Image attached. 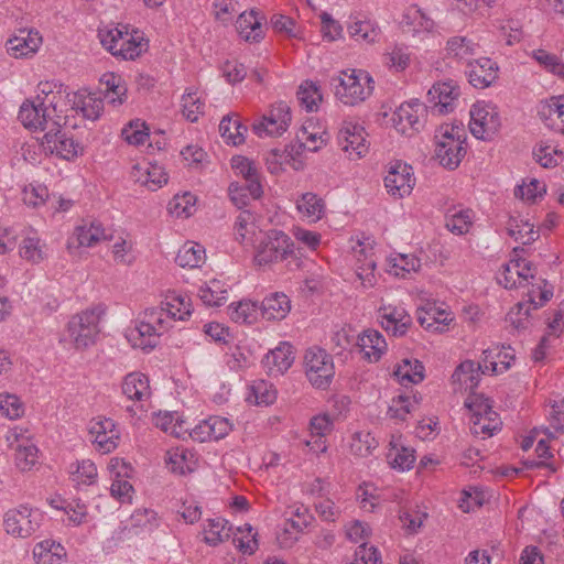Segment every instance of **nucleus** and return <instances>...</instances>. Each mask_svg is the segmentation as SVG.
I'll return each instance as SVG.
<instances>
[{
    "label": "nucleus",
    "instance_id": "f257e3e1",
    "mask_svg": "<svg viewBox=\"0 0 564 564\" xmlns=\"http://www.w3.org/2000/svg\"><path fill=\"white\" fill-rule=\"evenodd\" d=\"M171 326L172 323L166 311L161 307H152L143 312L127 337L133 347L143 350L153 349L159 343V337Z\"/></svg>",
    "mask_w": 564,
    "mask_h": 564
},
{
    "label": "nucleus",
    "instance_id": "f03ea898",
    "mask_svg": "<svg viewBox=\"0 0 564 564\" xmlns=\"http://www.w3.org/2000/svg\"><path fill=\"white\" fill-rule=\"evenodd\" d=\"M335 85V96L346 106H356L364 102L373 91V79L364 69L341 70Z\"/></svg>",
    "mask_w": 564,
    "mask_h": 564
},
{
    "label": "nucleus",
    "instance_id": "7ed1b4c3",
    "mask_svg": "<svg viewBox=\"0 0 564 564\" xmlns=\"http://www.w3.org/2000/svg\"><path fill=\"white\" fill-rule=\"evenodd\" d=\"M100 313L96 308L83 311L70 317L61 337V343L75 349L93 345L100 332Z\"/></svg>",
    "mask_w": 564,
    "mask_h": 564
},
{
    "label": "nucleus",
    "instance_id": "20e7f679",
    "mask_svg": "<svg viewBox=\"0 0 564 564\" xmlns=\"http://www.w3.org/2000/svg\"><path fill=\"white\" fill-rule=\"evenodd\" d=\"M44 521L43 512L28 505L8 510L3 516L6 532L18 539H28L36 533Z\"/></svg>",
    "mask_w": 564,
    "mask_h": 564
},
{
    "label": "nucleus",
    "instance_id": "39448f33",
    "mask_svg": "<svg viewBox=\"0 0 564 564\" xmlns=\"http://www.w3.org/2000/svg\"><path fill=\"white\" fill-rule=\"evenodd\" d=\"M19 119L28 129L50 132L56 127H62L64 118L57 113L54 107L42 105L37 100L24 101L19 110Z\"/></svg>",
    "mask_w": 564,
    "mask_h": 564
},
{
    "label": "nucleus",
    "instance_id": "423d86ee",
    "mask_svg": "<svg viewBox=\"0 0 564 564\" xmlns=\"http://www.w3.org/2000/svg\"><path fill=\"white\" fill-rule=\"evenodd\" d=\"M291 121L292 113L288 102L276 101L253 122L252 130L259 138H276L286 132Z\"/></svg>",
    "mask_w": 564,
    "mask_h": 564
},
{
    "label": "nucleus",
    "instance_id": "0eeeda50",
    "mask_svg": "<svg viewBox=\"0 0 564 564\" xmlns=\"http://www.w3.org/2000/svg\"><path fill=\"white\" fill-rule=\"evenodd\" d=\"M293 253L294 243L291 238L281 230H270L260 241L254 259L259 265H264L286 260Z\"/></svg>",
    "mask_w": 564,
    "mask_h": 564
},
{
    "label": "nucleus",
    "instance_id": "6e6552de",
    "mask_svg": "<svg viewBox=\"0 0 564 564\" xmlns=\"http://www.w3.org/2000/svg\"><path fill=\"white\" fill-rule=\"evenodd\" d=\"M499 127L500 118L495 106L477 102L471 107L469 129L474 137L481 140L491 139Z\"/></svg>",
    "mask_w": 564,
    "mask_h": 564
},
{
    "label": "nucleus",
    "instance_id": "1a4fd4ad",
    "mask_svg": "<svg viewBox=\"0 0 564 564\" xmlns=\"http://www.w3.org/2000/svg\"><path fill=\"white\" fill-rule=\"evenodd\" d=\"M89 435L96 449L101 454L113 452L120 441V431L113 420L98 416L89 422Z\"/></svg>",
    "mask_w": 564,
    "mask_h": 564
},
{
    "label": "nucleus",
    "instance_id": "9d476101",
    "mask_svg": "<svg viewBox=\"0 0 564 564\" xmlns=\"http://www.w3.org/2000/svg\"><path fill=\"white\" fill-rule=\"evenodd\" d=\"M111 238L109 230L99 220L86 219L75 227L68 240V248H94L98 243Z\"/></svg>",
    "mask_w": 564,
    "mask_h": 564
},
{
    "label": "nucleus",
    "instance_id": "9b49d317",
    "mask_svg": "<svg viewBox=\"0 0 564 564\" xmlns=\"http://www.w3.org/2000/svg\"><path fill=\"white\" fill-rule=\"evenodd\" d=\"M41 147L45 153L55 154L67 161L75 159L82 151L79 144L72 138H68L61 130V127L45 132L41 141Z\"/></svg>",
    "mask_w": 564,
    "mask_h": 564
},
{
    "label": "nucleus",
    "instance_id": "f8f14e48",
    "mask_svg": "<svg viewBox=\"0 0 564 564\" xmlns=\"http://www.w3.org/2000/svg\"><path fill=\"white\" fill-rule=\"evenodd\" d=\"M130 177L134 183L153 192L161 188L169 181V175L164 166L150 161H142L134 164L131 169Z\"/></svg>",
    "mask_w": 564,
    "mask_h": 564
},
{
    "label": "nucleus",
    "instance_id": "ddd939ff",
    "mask_svg": "<svg viewBox=\"0 0 564 564\" xmlns=\"http://www.w3.org/2000/svg\"><path fill=\"white\" fill-rule=\"evenodd\" d=\"M424 110V105L419 100L402 104L392 116L394 128L400 133L411 137L423 127L420 112Z\"/></svg>",
    "mask_w": 564,
    "mask_h": 564
},
{
    "label": "nucleus",
    "instance_id": "4468645a",
    "mask_svg": "<svg viewBox=\"0 0 564 564\" xmlns=\"http://www.w3.org/2000/svg\"><path fill=\"white\" fill-rule=\"evenodd\" d=\"M466 76L475 88H487L498 78V65L489 57L470 61L467 63Z\"/></svg>",
    "mask_w": 564,
    "mask_h": 564
},
{
    "label": "nucleus",
    "instance_id": "2eb2a0df",
    "mask_svg": "<svg viewBox=\"0 0 564 564\" xmlns=\"http://www.w3.org/2000/svg\"><path fill=\"white\" fill-rule=\"evenodd\" d=\"M413 185L412 166L400 161L390 165L384 177V186L390 194L403 197L411 192Z\"/></svg>",
    "mask_w": 564,
    "mask_h": 564
},
{
    "label": "nucleus",
    "instance_id": "dca6fc26",
    "mask_svg": "<svg viewBox=\"0 0 564 564\" xmlns=\"http://www.w3.org/2000/svg\"><path fill=\"white\" fill-rule=\"evenodd\" d=\"M110 478V495L121 503L130 502L132 499L133 487L126 479L129 467L119 458H112L108 465Z\"/></svg>",
    "mask_w": 564,
    "mask_h": 564
},
{
    "label": "nucleus",
    "instance_id": "f3484780",
    "mask_svg": "<svg viewBox=\"0 0 564 564\" xmlns=\"http://www.w3.org/2000/svg\"><path fill=\"white\" fill-rule=\"evenodd\" d=\"M348 404L345 395L333 394L327 399L325 409L319 412V440L330 434L335 423L344 419Z\"/></svg>",
    "mask_w": 564,
    "mask_h": 564
},
{
    "label": "nucleus",
    "instance_id": "a211bd4d",
    "mask_svg": "<svg viewBox=\"0 0 564 564\" xmlns=\"http://www.w3.org/2000/svg\"><path fill=\"white\" fill-rule=\"evenodd\" d=\"M337 140L343 151L347 152L349 156L355 155V158L359 159L368 152L365 129L361 126L346 123L339 130Z\"/></svg>",
    "mask_w": 564,
    "mask_h": 564
},
{
    "label": "nucleus",
    "instance_id": "6ab92c4d",
    "mask_svg": "<svg viewBox=\"0 0 564 564\" xmlns=\"http://www.w3.org/2000/svg\"><path fill=\"white\" fill-rule=\"evenodd\" d=\"M294 358L292 345L282 341L264 356L262 364L269 376L279 377L288 371Z\"/></svg>",
    "mask_w": 564,
    "mask_h": 564
},
{
    "label": "nucleus",
    "instance_id": "aec40b11",
    "mask_svg": "<svg viewBox=\"0 0 564 564\" xmlns=\"http://www.w3.org/2000/svg\"><path fill=\"white\" fill-rule=\"evenodd\" d=\"M538 115L547 128L564 134V95L541 101Z\"/></svg>",
    "mask_w": 564,
    "mask_h": 564
},
{
    "label": "nucleus",
    "instance_id": "412c9836",
    "mask_svg": "<svg viewBox=\"0 0 564 564\" xmlns=\"http://www.w3.org/2000/svg\"><path fill=\"white\" fill-rule=\"evenodd\" d=\"M464 140L448 138L440 140L436 144L435 156L440 164L448 170H455L459 166L463 158L466 155Z\"/></svg>",
    "mask_w": 564,
    "mask_h": 564
},
{
    "label": "nucleus",
    "instance_id": "4be33fe9",
    "mask_svg": "<svg viewBox=\"0 0 564 564\" xmlns=\"http://www.w3.org/2000/svg\"><path fill=\"white\" fill-rule=\"evenodd\" d=\"M10 446L15 445V465L19 469L30 470L37 462V447L26 437H20L15 431H10L7 435Z\"/></svg>",
    "mask_w": 564,
    "mask_h": 564
},
{
    "label": "nucleus",
    "instance_id": "5701e85b",
    "mask_svg": "<svg viewBox=\"0 0 564 564\" xmlns=\"http://www.w3.org/2000/svg\"><path fill=\"white\" fill-rule=\"evenodd\" d=\"M459 96V87L452 82L436 83L427 93L430 102H434V107L440 113H448L453 111V102Z\"/></svg>",
    "mask_w": 564,
    "mask_h": 564
},
{
    "label": "nucleus",
    "instance_id": "b1692460",
    "mask_svg": "<svg viewBox=\"0 0 564 564\" xmlns=\"http://www.w3.org/2000/svg\"><path fill=\"white\" fill-rule=\"evenodd\" d=\"M72 102L74 110L89 120H97L104 110L102 98L85 89L75 93Z\"/></svg>",
    "mask_w": 564,
    "mask_h": 564
},
{
    "label": "nucleus",
    "instance_id": "393cba45",
    "mask_svg": "<svg viewBox=\"0 0 564 564\" xmlns=\"http://www.w3.org/2000/svg\"><path fill=\"white\" fill-rule=\"evenodd\" d=\"M19 254L31 263H40L46 258V243L32 229L24 230L19 247Z\"/></svg>",
    "mask_w": 564,
    "mask_h": 564
},
{
    "label": "nucleus",
    "instance_id": "a878e982",
    "mask_svg": "<svg viewBox=\"0 0 564 564\" xmlns=\"http://www.w3.org/2000/svg\"><path fill=\"white\" fill-rule=\"evenodd\" d=\"M122 392L130 400L148 401L151 397L149 378L142 372L128 373L122 382Z\"/></svg>",
    "mask_w": 564,
    "mask_h": 564
},
{
    "label": "nucleus",
    "instance_id": "bb28decb",
    "mask_svg": "<svg viewBox=\"0 0 564 564\" xmlns=\"http://www.w3.org/2000/svg\"><path fill=\"white\" fill-rule=\"evenodd\" d=\"M159 518L152 509H138L127 520L123 530L127 535L150 532L159 527Z\"/></svg>",
    "mask_w": 564,
    "mask_h": 564
},
{
    "label": "nucleus",
    "instance_id": "cd10ccee",
    "mask_svg": "<svg viewBox=\"0 0 564 564\" xmlns=\"http://www.w3.org/2000/svg\"><path fill=\"white\" fill-rule=\"evenodd\" d=\"M358 248L354 247L355 257L357 259L356 274L365 286H372L375 284V269L376 261L372 258L370 249L364 247V242L358 240Z\"/></svg>",
    "mask_w": 564,
    "mask_h": 564
},
{
    "label": "nucleus",
    "instance_id": "c85d7f7f",
    "mask_svg": "<svg viewBox=\"0 0 564 564\" xmlns=\"http://www.w3.org/2000/svg\"><path fill=\"white\" fill-rule=\"evenodd\" d=\"M261 315L268 321H281L291 310V302L284 293H272L264 297L260 306Z\"/></svg>",
    "mask_w": 564,
    "mask_h": 564
},
{
    "label": "nucleus",
    "instance_id": "c756f323",
    "mask_svg": "<svg viewBox=\"0 0 564 564\" xmlns=\"http://www.w3.org/2000/svg\"><path fill=\"white\" fill-rule=\"evenodd\" d=\"M65 556L64 546L53 540H43L33 549V558L36 564H63Z\"/></svg>",
    "mask_w": 564,
    "mask_h": 564
},
{
    "label": "nucleus",
    "instance_id": "7c9ffc66",
    "mask_svg": "<svg viewBox=\"0 0 564 564\" xmlns=\"http://www.w3.org/2000/svg\"><path fill=\"white\" fill-rule=\"evenodd\" d=\"M160 307L170 315L171 323L173 321H184L192 314L189 297L177 292H170Z\"/></svg>",
    "mask_w": 564,
    "mask_h": 564
},
{
    "label": "nucleus",
    "instance_id": "2f4dec72",
    "mask_svg": "<svg viewBox=\"0 0 564 564\" xmlns=\"http://www.w3.org/2000/svg\"><path fill=\"white\" fill-rule=\"evenodd\" d=\"M202 533L208 545L216 546L230 538L231 527L221 517L209 518L204 521Z\"/></svg>",
    "mask_w": 564,
    "mask_h": 564
},
{
    "label": "nucleus",
    "instance_id": "473e14b6",
    "mask_svg": "<svg viewBox=\"0 0 564 564\" xmlns=\"http://www.w3.org/2000/svg\"><path fill=\"white\" fill-rule=\"evenodd\" d=\"M231 167L235 170L237 175H240L245 182L249 183V189L253 194L262 192L260 173L253 161L240 155L234 156L231 159Z\"/></svg>",
    "mask_w": 564,
    "mask_h": 564
},
{
    "label": "nucleus",
    "instance_id": "72a5a7b5",
    "mask_svg": "<svg viewBox=\"0 0 564 564\" xmlns=\"http://www.w3.org/2000/svg\"><path fill=\"white\" fill-rule=\"evenodd\" d=\"M236 28L240 37L247 42H257L264 36L261 20L253 10L240 13Z\"/></svg>",
    "mask_w": 564,
    "mask_h": 564
},
{
    "label": "nucleus",
    "instance_id": "f704fd0d",
    "mask_svg": "<svg viewBox=\"0 0 564 564\" xmlns=\"http://www.w3.org/2000/svg\"><path fill=\"white\" fill-rule=\"evenodd\" d=\"M198 297L206 306H220L228 299V285L218 279H212L199 286Z\"/></svg>",
    "mask_w": 564,
    "mask_h": 564
},
{
    "label": "nucleus",
    "instance_id": "c9c22d12",
    "mask_svg": "<svg viewBox=\"0 0 564 564\" xmlns=\"http://www.w3.org/2000/svg\"><path fill=\"white\" fill-rule=\"evenodd\" d=\"M195 454L184 447H176L167 451L166 465L175 474L185 475L196 468Z\"/></svg>",
    "mask_w": 564,
    "mask_h": 564
},
{
    "label": "nucleus",
    "instance_id": "e433bc0d",
    "mask_svg": "<svg viewBox=\"0 0 564 564\" xmlns=\"http://www.w3.org/2000/svg\"><path fill=\"white\" fill-rule=\"evenodd\" d=\"M206 259L205 249L202 245L193 241L185 242L176 254L175 261L182 268H199Z\"/></svg>",
    "mask_w": 564,
    "mask_h": 564
},
{
    "label": "nucleus",
    "instance_id": "4c0bfd02",
    "mask_svg": "<svg viewBox=\"0 0 564 564\" xmlns=\"http://www.w3.org/2000/svg\"><path fill=\"white\" fill-rule=\"evenodd\" d=\"M230 318L240 324H252L261 314L260 306L251 300L231 303L228 307Z\"/></svg>",
    "mask_w": 564,
    "mask_h": 564
},
{
    "label": "nucleus",
    "instance_id": "58836bf2",
    "mask_svg": "<svg viewBox=\"0 0 564 564\" xmlns=\"http://www.w3.org/2000/svg\"><path fill=\"white\" fill-rule=\"evenodd\" d=\"M296 153L302 154L305 151H317V122L313 119H307L303 122L302 127L296 132Z\"/></svg>",
    "mask_w": 564,
    "mask_h": 564
},
{
    "label": "nucleus",
    "instance_id": "ea45409f",
    "mask_svg": "<svg viewBox=\"0 0 564 564\" xmlns=\"http://www.w3.org/2000/svg\"><path fill=\"white\" fill-rule=\"evenodd\" d=\"M219 132L227 143L238 145L245 141L247 127L239 121L236 115H227L219 123Z\"/></svg>",
    "mask_w": 564,
    "mask_h": 564
},
{
    "label": "nucleus",
    "instance_id": "a19ab883",
    "mask_svg": "<svg viewBox=\"0 0 564 564\" xmlns=\"http://www.w3.org/2000/svg\"><path fill=\"white\" fill-rule=\"evenodd\" d=\"M477 45L466 36H453L446 43V58H453L458 62H469V57L475 55Z\"/></svg>",
    "mask_w": 564,
    "mask_h": 564
},
{
    "label": "nucleus",
    "instance_id": "79ce46f5",
    "mask_svg": "<svg viewBox=\"0 0 564 564\" xmlns=\"http://www.w3.org/2000/svg\"><path fill=\"white\" fill-rule=\"evenodd\" d=\"M112 259L117 264L131 265L137 259L135 242L129 236H120L111 247Z\"/></svg>",
    "mask_w": 564,
    "mask_h": 564
},
{
    "label": "nucleus",
    "instance_id": "37998d69",
    "mask_svg": "<svg viewBox=\"0 0 564 564\" xmlns=\"http://www.w3.org/2000/svg\"><path fill=\"white\" fill-rule=\"evenodd\" d=\"M276 390L272 383L259 379L251 383L247 401L257 405H270L276 400Z\"/></svg>",
    "mask_w": 564,
    "mask_h": 564
},
{
    "label": "nucleus",
    "instance_id": "c03bdc74",
    "mask_svg": "<svg viewBox=\"0 0 564 564\" xmlns=\"http://www.w3.org/2000/svg\"><path fill=\"white\" fill-rule=\"evenodd\" d=\"M129 33L128 26L123 24L117 25H106L100 28L98 31V36L102 46L108 50L112 55L117 54V47L124 40L126 35Z\"/></svg>",
    "mask_w": 564,
    "mask_h": 564
},
{
    "label": "nucleus",
    "instance_id": "a18cd8bd",
    "mask_svg": "<svg viewBox=\"0 0 564 564\" xmlns=\"http://www.w3.org/2000/svg\"><path fill=\"white\" fill-rule=\"evenodd\" d=\"M265 164L271 174L286 172L288 167L300 169L301 162L296 161L291 152L272 150L265 156Z\"/></svg>",
    "mask_w": 564,
    "mask_h": 564
},
{
    "label": "nucleus",
    "instance_id": "49530a36",
    "mask_svg": "<svg viewBox=\"0 0 564 564\" xmlns=\"http://www.w3.org/2000/svg\"><path fill=\"white\" fill-rule=\"evenodd\" d=\"M182 113L191 122H196L204 113L205 100L197 90H186L181 100Z\"/></svg>",
    "mask_w": 564,
    "mask_h": 564
},
{
    "label": "nucleus",
    "instance_id": "de8ad7c7",
    "mask_svg": "<svg viewBox=\"0 0 564 564\" xmlns=\"http://www.w3.org/2000/svg\"><path fill=\"white\" fill-rule=\"evenodd\" d=\"M70 479L77 486H90L98 476L97 467L90 459H83L70 465Z\"/></svg>",
    "mask_w": 564,
    "mask_h": 564
},
{
    "label": "nucleus",
    "instance_id": "09e8293b",
    "mask_svg": "<svg viewBox=\"0 0 564 564\" xmlns=\"http://www.w3.org/2000/svg\"><path fill=\"white\" fill-rule=\"evenodd\" d=\"M393 373L402 384H404V382L416 384L424 379V366L416 359L414 361L403 359L402 364L398 365Z\"/></svg>",
    "mask_w": 564,
    "mask_h": 564
},
{
    "label": "nucleus",
    "instance_id": "8fccbe9b",
    "mask_svg": "<svg viewBox=\"0 0 564 564\" xmlns=\"http://www.w3.org/2000/svg\"><path fill=\"white\" fill-rule=\"evenodd\" d=\"M41 43V37L37 33L28 36H14L8 41V51L12 53L14 57H24L33 54L37 51Z\"/></svg>",
    "mask_w": 564,
    "mask_h": 564
},
{
    "label": "nucleus",
    "instance_id": "3c124183",
    "mask_svg": "<svg viewBox=\"0 0 564 564\" xmlns=\"http://www.w3.org/2000/svg\"><path fill=\"white\" fill-rule=\"evenodd\" d=\"M256 229L253 215L249 210H241L234 226L236 239L241 243L252 242Z\"/></svg>",
    "mask_w": 564,
    "mask_h": 564
},
{
    "label": "nucleus",
    "instance_id": "603ef678",
    "mask_svg": "<svg viewBox=\"0 0 564 564\" xmlns=\"http://www.w3.org/2000/svg\"><path fill=\"white\" fill-rule=\"evenodd\" d=\"M508 235L522 240L523 245H531L539 238V232L534 230V225L529 221L518 220L510 217L507 226Z\"/></svg>",
    "mask_w": 564,
    "mask_h": 564
},
{
    "label": "nucleus",
    "instance_id": "864d4df0",
    "mask_svg": "<svg viewBox=\"0 0 564 564\" xmlns=\"http://www.w3.org/2000/svg\"><path fill=\"white\" fill-rule=\"evenodd\" d=\"M446 228L456 235H464L468 232L471 226V210H456L455 208L448 209L446 213Z\"/></svg>",
    "mask_w": 564,
    "mask_h": 564
},
{
    "label": "nucleus",
    "instance_id": "5fc2aeb1",
    "mask_svg": "<svg viewBox=\"0 0 564 564\" xmlns=\"http://www.w3.org/2000/svg\"><path fill=\"white\" fill-rule=\"evenodd\" d=\"M234 543L241 553L251 555L259 546L257 532L250 524L246 523L237 529L234 534Z\"/></svg>",
    "mask_w": 564,
    "mask_h": 564
},
{
    "label": "nucleus",
    "instance_id": "6e6d98bb",
    "mask_svg": "<svg viewBox=\"0 0 564 564\" xmlns=\"http://www.w3.org/2000/svg\"><path fill=\"white\" fill-rule=\"evenodd\" d=\"M121 135L129 144L141 145L149 139L150 132L144 121L135 119L122 128Z\"/></svg>",
    "mask_w": 564,
    "mask_h": 564
},
{
    "label": "nucleus",
    "instance_id": "4d7b16f0",
    "mask_svg": "<svg viewBox=\"0 0 564 564\" xmlns=\"http://www.w3.org/2000/svg\"><path fill=\"white\" fill-rule=\"evenodd\" d=\"M196 198L192 193L175 195L169 203V212L175 217H189L195 212Z\"/></svg>",
    "mask_w": 564,
    "mask_h": 564
},
{
    "label": "nucleus",
    "instance_id": "13d9d810",
    "mask_svg": "<svg viewBox=\"0 0 564 564\" xmlns=\"http://www.w3.org/2000/svg\"><path fill=\"white\" fill-rule=\"evenodd\" d=\"M436 307L429 305L417 311V322L425 329H434L436 332H444L445 326L452 321V318L436 317Z\"/></svg>",
    "mask_w": 564,
    "mask_h": 564
},
{
    "label": "nucleus",
    "instance_id": "bf43d9fd",
    "mask_svg": "<svg viewBox=\"0 0 564 564\" xmlns=\"http://www.w3.org/2000/svg\"><path fill=\"white\" fill-rule=\"evenodd\" d=\"M63 511L67 516V525L79 527L90 520L88 508L80 500H69Z\"/></svg>",
    "mask_w": 564,
    "mask_h": 564
},
{
    "label": "nucleus",
    "instance_id": "052dcab7",
    "mask_svg": "<svg viewBox=\"0 0 564 564\" xmlns=\"http://www.w3.org/2000/svg\"><path fill=\"white\" fill-rule=\"evenodd\" d=\"M401 24L403 26H412L413 32L433 28V21L417 6H412L404 12Z\"/></svg>",
    "mask_w": 564,
    "mask_h": 564
},
{
    "label": "nucleus",
    "instance_id": "680f3d73",
    "mask_svg": "<svg viewBox=\"0 0 564 564\" xmlns=\"http://www.w3.org/2000/svg\"><path fill=\"white\" fill-rule=\"evenodd\" d=\"M530 310L531 306L528 303L520 302L509 311L507 321L516 330H527L532 325Z\"/></svg>",
    "mask_w": 564,
    "mask_h": 564
},
{
    "label": "nucleus",
    "instance_id": "e2e57ef3",
    "mask_svg": "<svg viewBox=\"0 0 564 564\" xmlns=\"http://www.w3.org/2000/svg\"><path fill=\"white\" fill-rule=\"evenodd\" d=\"M22 200L31 207H39L50 200L48 188L42 184H29L22 191Z\"/></svg>",
    "mask_w": 564,
    "mask_h": 564
},
{
    "label": "nucleus",
    "instance_id": "0e129e2a",
    "mask_svg": "<svg viewBox=\"0 0 564 564\" xmlns=\"http://www.w3.org/2000/svg\"><path fill=\"white\" fill-rule=\"evenodd\" d=\"M228 191H229V196H230L232 203L238 208H242V207L247 206L251 199L259 198L263 193V191H262V192H259L258 194H253L249 189V183H247V182H245L243 184L232 183V184H230Z\"/></svg>",
    "mask_w": 564,
    "mask_h": 564
},
{
    "label": "nucleus",
    "instance_id": "69168bd1",
    "mask_svg": "<svg viewBox=\"0 0 564 564\" xmlns=\"http://www.w3.org/2000/svg\"><path fill=\"white\" fill-rule=\"evenodd\" d=\"M0 412L8 419L15 420L23 415L24 406L15 394L0 393Z\"/></svg>",
    "mask_w": 564,
    "mask_h": 564
},
{
    "label": "nucleus",
    "instance_id": "338daca9",
    "mask_svg": "<svg viewBox=\"0 0 564 564\" xmlns=\"http://www.w3.org/2000/svg\"><path fill=\"white\" fill-rule=\"evenodd\" d=\"M465 405L469 409L471 416L474 417H484L486 415L497 416V412L492 410L490 399L485 398L481 394L469 397L465 402Z\"/></svg>",
    "mask_w": 564,
    "mask_h": 564
},
{
    "label": "nucleus",
    "instance_id": "774afa93",
    "mask_svg": "<svg viewBox=\"0 0 564 564\" xmlns=\"http://www.w3.org/2000/svg\"><path fill=\"white\" fill-rule=\"evenodd\" d=\"M154 425L165 433L180 437L182 434V424L178 423V416L170 412H159L153 419Z\"/></svg>",
    "mask_w": 564,
    "mask_h": 564
}]
</instances>
